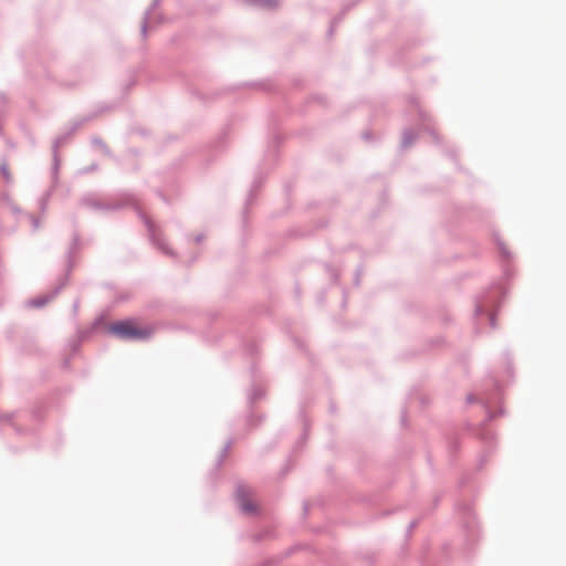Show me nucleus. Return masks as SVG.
Masks as SVG:
<instances>
[{"label":"nucleus","instance_id":"nucleus-6","mask_svg":"<svg viewBox=\"0 0 566 566\" xmlns=\"http://www.w3.org/2000/svg\"><path fill=\"white\" fill-rule=\"evenodd\" d=\"M457 511L463 520V527L468 532V537L473 541L478 536V524L474 512L468 504L457 505Z\"/></svg>","mask_w":566,"mask_h":566},{"label":"nucleus","instance_id":"nucleus-29","mask_svg":"<svg viewBox=\"0 0 566 566\" xmlns=\"http://www.w3.org/2000/svg\"><path fill=\"white\" fill-rule=\"evenodd\" d=\"M248 424L253 426V416L252 415L249 416V418H248Z\"/></svg>","mask_w":566,"mask_h":566},{"label":"nucleus","instance_id":"nucleus-18","mask_svg":"<svg viewBox=\"0 0 566 566\" xmlns=\"http://www.w3.org/2000/svg\"><path fill=\"white\" fill-rule=\"evenodd\" d=\"M259 186H260V182H259V181H255V182L252 185V188H251V190H250V192H249V195H248V198H247V202H245V205H248L250 201H252V200H253V191H254V189H256Z\"/></svg>","mask_w":566,"mask_h":566},{"label":"nucleus","instance_id":"nucleus-11","mask_svg":"<svg viewBox=\"0 0 566 566\" xmlns=\"http://www.w3.org/2000/svg\"><path fill=\"white\" fill-rule=\"evenodd\" d=\"M11 209H12V212L15 213V214H22V217H24L25 219H28L31 224H32V230L33 231H36L39 228H40V219L32 216V214H29V213H23L17 206H11Z\"/></svg>","mask_w":566,"mask_h":566},{"label":"nucleus","instance_id":"nucleus-3","mask_svg":"<svg viewBox=\"0 0 566 566\" xmlns=\"http://www.w3.org/2000/svg\"><path fill=\"white\" fill-rule=\"evenodd\" d=\"M107 332L120 340L145 342L151 337L154 329L148 326H137L133 318H126L109 324Z\"/></svg>","mask_w":566,"mask_h":566},{"label":"nucleus","instance_id":"nucleus-31","mask_svg":"<svg viewBox=\"0 0 566 566\" xmlns=\"http://www.w3.org/2000/svg\"><path fill=\"white\" fill-rule=\"evenodd\" d=\"M307 510H308V506H307V504H306V503H304V512L306 513V512H307Z\"/></svg>","mask_w":566,"mask_h":566},{"label":"nucleus","instance_id":"nucleus-4","mask_svg":"<svg viewBox=\"0 0 566 566\" xmlns=\"http://www.w3.org/2000/svg\"><path fill=\"white\" fill-rule=\"evenodd\" d=\"M505 293L506 291L501 283H493L486 292L475 297L474 315L480 316L489 308L499 307Z\"/></svg>","mask_w":566,"mask_h":566},{"label":"nucleus","instance_id":"nucleus-24","mask_svg":"<svg viewBox=\"0 0 566 566\" xmlns=\"http://www.w3.org/2000/svg\"><path fill=\"white\" fill-rule=\"evenodd\" d=\"M406 421H407V411H406V409H402V411H401V423H402V426L406 424Z\"/></svg>","mask_w":566,"mask_h":566},{"label":"nucleus","instance_id":"nucleus-23","mask_svg":"<svg viewBox=\"0 0 566 566\" xmlns=\"http://www.w3.org/2000/svg\"><path fill=\"white\" fill-rule=\"evenodd\" d=\"M474 401H476L475 396H474L473 394H469V395L467 396V402H468V403H472V402H474Z\"/></svg>","mask_w":566,"mask_h":566},{"label":"nucleus","instance_id":"nucleus-16","mask_svg":"<svg viewBox=\"0 0 566 566\" xmlns=\"http://www.w3.org/2000/svg\"><path fill=\"white\" fill-rule=\"evenodd\" d=\"M505 358H506V373H507L509 377H513V366H512V361L510 359L509 354H505Z\"/></svg>","mask_w":566,"mask_h":566},{"label":"nucleus","instance_id":"nucleus-32","mask_svg":"<svg viewBox=\"0 0 566 566\" xmlns=\"http://www.w3.org/2000/svg\"><path fill=\"white\" fill-rule=\"evenodd\" d=\"M495 388L496 390H500V385L497 382H495Z\"/></svg>","mask_w":566,"mask_h":566},{"label":"nucleus","instance_id":"nucleus-15","mask_svg":"<svg viewBox=\"0 0 566 566\" xmlns=\"http://www.w3.org/2000/svg\"><path fill=\"white\" fill-rule=\"evenodd\" d=\"M303 424H304V430H303V433H302L300 440L296 443L297 447L305 443V440L307 439V436H308V422L306 419H303Z\"/></svg>","mask_w":566,"mask_h":566},{"label":"nucleus","instance_id":"nucleus-26","mask_svg":"<svg viewBox=\"0 0 566 566\" xmlns=\"http://www.w3.org/2000/svg\"><path fill=\"white\" fill-rule=\"evenodd\" d=\"M157 195H158V196H159V197H160V198H161L166 203H169L168 199L164 196V193H163L160 190H158V191H157Z\"/></svg>","mask_w":566,"mask_h":566},{"label":"nucleus","instance_id":"nucleus-19","mask_svg":"<svg viewBox=\"0 0 566 566\" xmlns=\"http://www.w3.org/2000/svg\"><path fill=\"white\" fill-rule=\"evenodd\" d=\"M327 271L329 272L332 281L334 283H337V281H338V273L336 272V270L333 269L332 266H327Z\"/></svg>","mask_w":566,"mask_h":566},{"label":"nucleus","instance_id":"nucleus-1","mask_svg":"<svg viewBox=\"0 0 566 566\" xmlns=\"http://www.w3.org/2000/svg\"><path fill=\"white\" fill-rule=\"evenodd\" d=\"M81 205L96 211H115L126 207H132L137 212V216L143 220L147 228L148 237L154 247L159 249L163 253L175 256V252L168 244L156 233L155 224L153 221L139 209L138 198L132 193H122L118 198L101 201L94 195H85L81 199Z\"/></svg>","mask_w":566,"mask_h":566},{"label":"nucleus","instance_id":"nucleus-10","mask_svg":"<svg viewBox=\"0 0 566 566\" xmlns=\"http://www.w3.org/2000/svg\"><path fill=\"white\" fill-rule=\"evenodd\" d=\"M481 402H482V406L484 407V409L486 411V421H490V420L494 419L497 416H503L504 415V409L503 408H500L496 412L491 411V409H490L491 398L483 397V398H481Z\"/></svg>","mask_w":566,"mask_h":566},{"label":"nucleus","instance_id":"nucleus-2","mask_svg":"<svg viewBox=\"0 0 566 566\" xmlns=\"http://www.w3.org/2000/svg\"><path fill=\"white\" fill-rule=\"evenodd\" d=\"M80 247H81V238L75 232L73 234L71 245L66 252V259H67L66 272L62 276L59 277L56 286L53 287L50 292L29 300L27 302L28 307L41 308V307L45 306L49 302H51L55 296L59 295V293L66 285L67 281L70 279L71 272H72V269L74 265V255H75L76 251L80 249Z\"/></svg>","mask_w":566,"mask_h":566},{"label":"nucleus","instance_id":"nucleus-28","mask_svg":"<svg viewBox=\"0 0 566 566\" xmlns=\"http://www.w3.org/2000/svg\"><path fill=\"white\" fill-rule=\"evenodd\" d=\"M484 462H485V457L483 455V457H481V458L479 459V467H480V468H482V465L484 464Z\"/></svg>","mask_w":566,"mask_h":566},{"label":"nucleus","instance_id":"nucleus-33","mask_svg":"<svg viewBox=\"0 0 566 566\" xmlns=\"http://www.w3.org/2000/svg\"><path fill=\"white\" fill-rule=\"evenodd\" d=\"M250 350L253 352L254 350V345H250Z\"/></svg>","mask_w":566,"mask_h":566},{"label":"nucleus","instance_id":"nucleus-8","mask_svg":"<svg viewBox=\"0 0 566 566\" xmlns=\"http://www.w3.org/2000/svg\"><path fill=\"white\" fill-rule=\"evenodd\" d=\"M478 436L480 440L483 442L488 452H491L495 447V436L490 429L485 427V422H483L481 428L479 429Z\"/></svg>","mask_w":566,"mask_h":566},{"label":"nucleus","instance_id":"nucleus-20","mask_svg":"<svg viewBox=\"0 0 566 566\" xmlns=\"http://www.w3.org/2000/svg\"><path fill=\"white\" fill-rule=\"evenodd\" d=\"M489 319H490L491 327L495 328L496 327V319H495V313L494 312H490L489 313Z\"/></svg>","mask_w":566,"mask_h":566},{"label":"nucleus","instance_id":"nucleus-30","mask_svg":"<svg viewBox=\"0 0 566 566\" xmlns=\"http://www.w3.org/2000/svg\"><path fill=\"white\" fill-rule=\"evenodd\" d=\"M63 365H64V367H67L70 365V359H65Z\"/></svg>","mask_w":566,"mask_h":566},{"label":"nucleus","instance_id":"nucleus-9","mask_svg":"<svg viewBox=\"0 0 566 566\" xmlns=\"http://www.w3.org/2000/svg\"><path fill=\"white\" fill-rule=\"evenodd\" d=\"M265 397V391L263 388L258 387L253 385L250 390L248 391L247 398L248 403L250 407H253V405L259 401L260 399Z\"/></svg>","mask_w":566,"mask_h":566},{"label":"nucleus","instance_id":"nucleus-35","mask_svg":"<svg viewBox=\"0 0 566 566\" xmlns=\"http://www.w3.org/2000/svg\"><path fill=\"white\" fill-rule=\"evenodd\" d=\"M2 419V413H0V420Z\"/></svg>","mask_w":566,"mask_h":566},{"label":"nucleus","instance_id":"nucleus-13","mask_svg":"<svg viewBox=\"0 0 566 566\" xmlns=\"http://www.w3.org/2000/svg\"><path fill=\"white\" fill-rule=\"evenodd\" d=\"M231 444H232V440H231V439H229V440L226 442V444H224V447L222 448V450L220 451V454H219V457H218V459H217V462H216V467H217V468H220V467L223 464V461H224V459H226V457H227V454H228V452H229V450H230V448H231Z\"/></svg>","mask_w":566,"mask_h":566},{"label":"nucleus","instance_id":"nucleus-21","mask_svg":"<svg viewBox=\"0 0 566 566\" xmlns=\"http://www.w3.org/2000/svg\"><path fill=\"white\" fill-rule=\"evenodd\" d=\"M418 525V521H411L407 527V535H410L412 530Z\"/></svg>","mask_w":566,"mask_h":566},{"label":"nucleus","instance_id":"nucleus-27","mask_svg":"<svg viewBox=\"0 0 566 566\" xmlns=\"http://www.w3.org/2000/svg\"><path fill=\"white\" fill-rule=\"evenodd\" d=\"M102 321H103V317H102V316L97 317V318L94 321V326H97L98 324H101V323H102Z\"/></svg>","mask_w":566,"mask_h":566},{"label":"nucleus","instance_id":"nucleus-7","mask_svg":"<svg viewBox=\"0 0 566 566\" xmlns=\"http://www.w3.org/2000/svg\"><path fill=\"white\" fill-rule=\"evenodd\" d=\"M494 240L500 250L503 274L506 279H509L512 275V270L509 265V262L512 259V253L510 252V250L506 248L505 243L501 240L499 235H495Z\"/></svg>","mask_w":566,"mask_h":566},{"label":"nucleus","instance_id":"nucleus-22","mask_svg":"<svg viewBox=\"0 0 566 566\" xmlns=\"http://www.w3.org/2000/svg\"><path fill=\"white\" fill-rule=\"evenodd\" d=\"M78 307H80V301L76 300L74 301L73 305H72V310H73V313L76 314L77 311H78Z\"/></svg>","mask_w":566,"mask_h":566},{"label":"nucleus","instance_id":"nucleus-5","mask_svg":"<svg viewBox=\"0 0 566 566\" xmlns=\"http://www.w3.org/2000/svg\"><path fill=\"white\" fill-rule=\"evenodd\" d=\"M234 501L241 513L254 514L258 512L256 505L250 500L249 491L243 483L235 486Z\"/></svg>","mask_w":566,"mask_h":566},{"label":"nucleus","instance_id":"nucleus-14","mask_svg":"<svg viewBox=\"0 0 566 566\" xmlns=\"http://www.w3.org/2000/svg\"><path fill=\"white\" fill-rule=\"evenodd\" d=\"M54 186H51L43 196L39 199V208L41 212H44L48 206L49 198L51 197V193L53 191Z\"/></svg>","mask_w":566,"mask_h":566},{"label":"nucleus","instance_id":"nucleus-25","mask_svg":"<svg viewBox=\"0 0 566 566\" xmlns=\"http://www.w3.org/2000/svg\"><path fill=\"white\" fill-rule=\"evenodd\" d=\"M205 235L202 233L197 234L193 240L197 243H200L203 240Z\"/></svg>","mask_w":566,"mask_h":566},{"label":"nucleus","instance_id":"nucleus-12","mask_svg":"<svg viewBox=\"0 0 566 566\" xmlns=\"http://www.w3.org/2000/svg\"><path fill=\"white\" fill-rule=\"evenodd\" d=\"M14 418H15V412L4 413V415H2V419L0 420V424L8 423L11 427H13V429L15 430V432L18 434H20V433H22V430L13 423Z\"/></svg>","mask_w":566,"mask_h":566},{"label":"nucleus","instance_id":"nucleus-34","mask_svg":"<svg viewBox=\"0 0 566 566\" xmlns=\"http://www.w3.org/2000/svg\"><path fill=\"white\" fill-rule=\"evenodd\" d=\"M76 348H77V343H75L74 346H73L74 350H76Z\"/></svg>","mask_w":566,"mask_h":566},{"label":"nucleus","instance_id":"nucleus-17","mask_svg":"<svg viewBox=\"0 0 566 566\" xmlns=\"http://www.w3.org/2000/svg\"><path fill=\"white\" fill-rule=\"evenodd\" d=\"M361 273H363V269L360 266H358L355 271V276H354V283L356 286H358L360 284Z\"/></svg>","mask_w":566,"mask_h":566}]
</instances>
